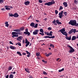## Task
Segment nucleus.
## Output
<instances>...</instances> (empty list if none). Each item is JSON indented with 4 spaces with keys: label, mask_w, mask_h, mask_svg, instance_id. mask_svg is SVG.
I'll use <instances>...</instances> for the list:
<instances>
[{
    "label": "nucleus",
    "mask_w": 78,
    "mask_h": 78,
    "mask_svg": "<svg viewBox=\"0 0 78 78\" xmlns=\"http://www.w3.org/2000/svg\"><path fill=\"white\" fill-rule=\"evenodd\" d=\"M69 23V25H71L76 26V21L75 20H70Z\"/></svg>",
    "instance_id": "f257e3e1"
},
{
    "label": "nucleus",
    "mask_w": 78,
    "mask_h": 78,
    "mask_svg": "<svg viewBox=\"0 0 78 78\" xmlns=\"http://www.w3.org/2000/svg\"><path fill=\"white\" fill-rule=\"evenodd\" d=\"M55 1L53 0H52L51 2H47L44 4L45 5H47V6H51V5H52L53 4H55Z\"/></svg>",
    "instance_id": "f03ea898"
},
{
    "label": "nucleus",
    "mask_w": 78,
    "mask_h": 78,
    "mask_svg": "<svg viewBox=\"0 0 78 78\" xmlns=\"http://www.w3.org/2000/svg\"><path fill=\"white\" fill-rule=\"evenodd\" d=\"M18 34L16 32H13L12 33V37L14 38V37H19V35H17Z\"/></svg>",
    "instance_id": "7ed1b4c3"
},
{
    "label": "nucleus",
    "mask_w": 78,
    "mask_h": 78,
    "mask_svg": "<svg viewBox=\"0 0 78 78\" xmlns=\"http://www.w3.org/2000/svg\"><path fill=\"white\" fill-rule=\"evenodd\" d=\"M68 47H69V48H70V49H69L70 50V51H69L70 53H73V52H74V51H75V50H74V49H73V47L70 46V45H68Z\"/></svg>",
    "instance_id": "20e7f679"
},
{
    "label": "nucleus",
    "mask_w": 78,
    "mask_h": 78,
    "mask_svg": "<svg viewBox=\"0 0 78 78\" xmlns=\"http://www.w3.org/2000/svg\"><path fill=\"white\" fill-rule=\"evenodd\" d=\"M28 29H26L25 31L26 32H24V34H25L26 35L28 34V36H29L30 35V33L28 31Z\"/></svg>",
    "instance_id": "39448f33"
},
{
    "label": "nucleus",
    "mask_w": 78,
    "mask_h": 78,
    "mask_svg": "<svg viewBox=\"0 0 78 78\" xmlns=\"http://www.w3.org/2000/svg\"><path fill=\"white\" fill-rule=\"evenodd\" d=\"M25 43L27 44L26 45V47H28L29 45V44H30V42L28 41V40H27V38H25Z\"/></svg>",
    "instance_id": "423d86ee"
},
{
    "label": "nucleus",
    "mask_w": 78,
    "mask_h": 78,
    "mask_svg": "<svg viewBox=\"0 0 78 78\" xmlns=\"http://www.w3.org/2000/svg\"><path fill=\"white\" fill-rule=\"evenodd\" d=\"M38 32H39V30H36L35 31L33 32V34L34 35H36V34H38Z\"/></svg>",
    "instance_id": "0eeeda50"
},
{
    "label": "nucleus",
    "mask_w": 78,
    "mask_h": 78,
    "mask_svg": "<svg viewBox=\"0 0 78 78\" xmlns=\"http://www.w3.org/2000/svg\"><path fill=\"white\" fill-rule=\"evenodd\" d=\"M58 15L59 16V17L60 18V19H61L62 18V15H63V11H62L61 12H59Z\"/></svg>",
    "instance_id": "6e6552de"
},
{
    "label": "nucleus",
    "mask_w": 78,
    "mask_h": 78,
    "mask_svg": "<svg viewBox=\"0 0 78 78\" xmlns=\"http://www.w3.org/2000/svg\"><path fill=\"white\" fill-rule=\"evenodd\" d=\"M43 37H44V38H51L52 39H53L55 38V36H52L51 37H50L48 36H45Z\"/></svg>",
    "instance_id": "1a4fd4ad"
},
{
    "label": "nucleus",
    "mask_w": 78,
    "mask_h": 78,
    "mask_svg": "<svg viewBox=\"0 0 78 78\" xmlns=\"http://www.w3.org/2000/svg\"><path fill=\"white\" fill-rule=\"evenodd\" d=\"M56 23L57 24H58V25H62V23L61 22H59V20H56Z\"/></svg>",
    "instance_id": "9d476101"
},
{
    "label": "nucleus",
    "mask_w": 78,
    "mask_h": 78,
    "mask_svg": "<svg viewBox=\"0 0 78 78\" xmlns=\"http://www.w3.org/2000/svg\"><path fill=\"white\" fill-rule=\"evenodd\" d=\"M23 39V37L22 36H20L18 37L17 38V40L18 41H20L21 40H22Z\"/></svg>",
    "instance_id": "9b49d317"
},
{
    "label": "nucleus",
    "mask_w": 78,
    "mask_h": 78,
    "mask_svg": "<svg viewBox=\"0 0 78 78\" xmlns=\"http://www.w3.org/2000/svg\"><path fill=\"white\" fill-rule=\"evenodd\" d=\"M26 51V53H27V55H27V57H30V55H31V53L29 52H28V51Z\"/></svg>",
    "instance_id": "f8f14e48"
},
{
    "label": "nucleus",
    "mask_w": 78,
    "mask_h": 78,
    "mask_svg": "<svg viewBox=\"0 0 78 78\" xmlns=\"http://www.w3.org/2000/svg\"><path fill=\"white\" fill-rule=\"evenodd\" d=\"M13 17H19V15H18V13H14L13 15Z\"/></svg>",
    "instance_id": "ddd939ff"
},
{
    "label": "nucleus",
    "mask_w": 78,
    "mask_h": 78,
    "mask_svg": "<svg viewBox=\"0 0 78 78\" xmlns=\"http://www.w3.org/2000/svg\"><path fill=\"white\" fill-rule=\"evenodd\" d=\"M30 2H29L28 1H27L26 2H24V4L25 5H26V6H27V5H28L29 4H30Z\"/></svg>",
    "instance_id": "4468645a"
},
{
    "label": "nucleus",
    "mask_w": 78,
    "mask_h": 78,
    "mask_svg": "<svg viewBox=\"0 0 78 78\" xmlns=\"http://www.w3.org/2000/svg\"><path fill=\"white\" fill-rule=\"evenodd\" d=\"M63 5H64V6L65 7H67L68 5H67V3L66 2H64L63 3Z\"/></svg>",
    "instance_id": "2eb2a0df"
},
{
    "label": "nucleus",
    "mask_w": 78,
    "mask_h": 78,
    "mask_svg": "<svg viewBox=\"0 0 78 78\" xmlns=\"http://www.w3.org/2000/svg\"><path fill=\"white\" fill-rule=\"evenodd\" d=\"M66 31V30H65V29L64 28L62 29L61 30H59V31H60L61 33H62L64 31Z\"/></svg>",
    "instance_id": "dca6fc26"
},
{
    "label": "nucleus",
    "mask_w": 78,
    "mask_h": 78,
    "mask_svg": "<svg viewBox=\"0 0 78 78\" xmlns=\"http://www.w3.org/2000/svg\"><path fill=\"white\" fill-rule=\"evenodd\" d=\"M76 39V36H73L72 38V41H74Z\"/></svg>",
    "instance_id": "f3484780"
},
{
    "label": "nucleus",
    "mask_w": 78,
    "mask_h": 78,
    "mask_svg": "<svg viewBox=\"0 0 78 78\" xmlns=\"http://www.w3.org/2000/svg\"><path fill=\"white\" fill-rule=\"evenodd\" d=\"M34 25H35V23H30V26H31V27H32L33 28V27H34Z\"/></svg>",
    "instance_id": "a211bd4d"
},
{
    "label": "nucleus",
    "mask_w": 78,
    "mask_h": 78,
    "mask_svg": "<svg viewBox=\"0 0 78 78\" xmlns=\"http://www.w3.org/2000/svg\"><path fill=\"white\" fill-rule=\"evenodd\" d=\"M56 20H54V21L52 22V23L54 24L55 25H57V24L56 23Z\"/></svg>",
    "instance_id": "6ab92c4d"
},
{
    "label": "nucleus",
    "mask_w": 78,
    "mask_h": 78,
    "mask_svg": "<svg viewBox=\"0 0 78 78\" xmlns=\"http://www.w3.org/2000/svg\"><path fill=\"white\" fill-rule=\"evenodd\" d=\"M66 38L67 39V40H69V41H70L71 40V36H69V37H66Z\"/></svg>",
    "instance_id": "aec40b11"
},
{
    "label": "nucleus",
    "mask_w": 78,
    "mask_h": 78,
    "mask_svg": "<svg viewBox=\"0 0 78 78\" xmlns=\"http://www.w3.org/2000/svg\"><path fill=\"white\" fill-rule=\"evenodd\" d=\"M62 34H63V35H65L66 37H67V34L66 32L65 31L62 33Z\"/></svg>",
    "instance_id": "412c9836"
},
{
    "label": "nucleus",
    "mask_w": 78,
    "mask_h": 78,
    "mask_svg": "<svg viewBox=\"0 0 78 78\" xmlns=\"http://www.w3.org/2000/svg\"><path fill=\"white\" fill-rule=\"evenodd\" d=\"M10 48L11 49H12V50H15V49H16V48L12 46H10Z\"/></svg>",
    "instance_id": "4be33fe9"
},
{
    "label": "nucleus",
    "mask_w": 78,
    "mask_h": 78,
    "mask_svg": "<svg viewBox=\"0 0 78 78\" xmlns=\"http://www.w3.org/2000/svg\"><path fill=\"white\" fill-rule=\"evenodd\" d=\"M5 24V27H9V24H8V22H6Z\"/></svg>",
    "instance_id": "5701e85b"
},
{
    "label": "nucleus",
    "mask_w": 78,
    "mask_h": 78,
    "mask_svg": "<svg viewBox=\"0 0 78 78\" xmlns=\"http://www.w3.org/2000/svg\"><path fill=\"white\" fill-rule=\"evenodd\" d=\"M12 69V67L11 66H9L8 68V69L9 70H11V69Z\"/></svg>",
    "instance_id": "b1692460"
},
{
    "label": "nucleus",
    "mask_w": 78,
    "mask_h": 78,
    "mask_svg": "<svg viewBox=\"0 0 78 78\" xmlns=\"http://www.w3.org/2000/svg\"><path fill=\"white\" fill-rule=\"evenodd\" d=\"M20 29H15L14 30L15 31H16V32H18L19 31V32H20Z\"/></svg>",
    "instance_id": "393cba45"
},
{
    "label": "nucleus",
    "mask_w": 78,
    "mask_h": 78,
    "mask_svg": "<svg viewBox=\"0 0 78 78\" xmlns=\"http://www.w3.org/2000/svg\"><path fill=\"white\" fill-rule=\"evenodd\" d=\"M72 33H73V31L72 29L68 33L69 34H72Z\"/></svg>",
    "instance_id": "a878e982"
},
{
    "label": "nucleus",
    "mask_w": 78,
    "mask_h": 78,
    "mask_svg": "<svg viewBox=\"0 0 78 78\" xmlns=\"http://www.w3.org/2000/svg\"><path fill=\"white\" fill-rule=\"evenodd\" d=\"M72 30H73V33L74 34L76 32H77V31L76 30V29H72Z\"/></svg>",
    "instance_id": "bb28decb"
},
{
    "label": "nucleus",
    "mask_w": 78,
    "mask_h": 78,
    "mask_svg": "<svg viewBox=\"0 0 78 78\" xmlns=\"http://www.w3.org/2000/svg\"><path fill=\"white\" fill-rule=\"evenodd\" d=\"M51 55V53L50 52L48 54L46 55V56H47V57H48V56H49L50 55Z\"/></svg>",
    "instance_id": "cd10ccee"
},
{
    "label": "nucleus",
    "mask_w": 78,
    "mask_h": 78,
    "mask_svg": "<svg viewBox=\"0 0 78 78\" xmlns=\"http://www.w3.org/2000/svg\"><path fill=\"white\" fill-rule=\"evenodd\" d=\"M24 29H25V28H24V27H22L20 28V31H23V30Z\"/></svg>",
    "instance_id": "c85d7f7f"
},
{
    "label": "nucleus",
    "mask_w": 78,
    "mask_h": 78,
    "mask_svg": "<svg viewBox=\"0 0 78 78\" xmlns=\"http://www.w3.org/2000/svg\"><path fill=\"white\" fill-rule=\"evenodd\" d=\"M64 68H62L61 69H60L58 70L59 72H62V71H64Z\"/></svg>",
    "instance_id": "c756f323"
},
{
    "label": "nucleus",
    "mask_w": 78,
    "mask_h": 78,
    "mask_svg": "<svg viewBox=\"0 0 78 78\" xmlns=\"http://www.w3.org/2000/svg\"><path fill=\"white\" fill-rule=\"evenodd\" d=\"M17 54H18V55H19L20 56H22V54H21V53L19 51H17Z\"/></svg>",
    "instance_id": "7c9ffc66"
},
{
    "label": "nucleus",
    "mask_w": 78,
    "mask_h": 78,
    "mask_svg": "<svg viewBox=\"0 0 78 78\" xmlns=\"http://www.w3.org/2000/svg\"><path fill=\"white\" fill-rule=\"evenodd\" d=\"M14 76L12 74H10L9 76V78H13Z\"/></svg>",
    "instance_id": "2f4dec72"
},
{
    "label": "nucleus",
    "mask_w": 78,
    "mask_h": 78,
    "mask_svg": "<svg viewBox=\"0 0 78 78\" xmlns=\"http://www.w3.org/2000/svg\"><path fill=\"white\" fill-rule=\"evenodd\" d=\"M40 31L41 33H44V30L42 29H40Z\"/></svg>",
    "instance_id": "473e14b6"
},
{
    "label": "nucleus",
    "mask_w": 78,
    "mask_h": 78,
    "mask_svg": "<svg viewBox=\"0 0 78 78\" xmlns=\"http://www.w3.org/2000/svg\"><path fill=\"white\" fill-rule=\"evenodd\" d=\"M25 71H26L27 72V73H30V72L29 71V70H28L27 69L25 68Z\"/></svg>",
    "instance_id": "72a5a7b5"
},
{
    "label": "nucleus",
    "mask_w": 78,
    "mask_h": 78,
    "mask_svg": "<svg viewBox=\"0 0 78 78\" xmlns=\"http://www.w3.org/2000/svg\"><path fill=\"white\" fill-rule=\"evenodd\" d=\"M63 14L65 16H67V13L66 12H63Z\"/></svg>",
    "instance_id": "f704fd0d"
},
{
    "label": "nucleus",
    "mask_w": 78,
    "mask_h": 78,
    "mask_svg": "<svg viewBox=\"0 0 78 78\" xmlns=\"http://www.w3.org/2000/svg\"><path fill=\"white\" fill-rule=\"evenodd\" d=\"M41 33H39V34H41L42 36H44V32H41Z\"/></svg>",
    "instance_id": "c9c22d12"
},
{
    "label": "nucleus",
    "mask_w": 78,
    "mask_h": 78,
    "mask_svg": "<svg viewBox=\"0 0 78 78\" xmlns=\"http://www.w3.org/2000/svg\"><path fill=\"white\" fill-rule=\"evenodd\" d=\"M5 9H6V10H10V9H10V8H9L8 7H5Z\"/></svg>",
    "instance_id": "e433bc0d"
},
{
    "label": "nucleus",
    "mask_w": 78,
    "mask_h": 78,
    "mask_svg": "<svg viewBox=\"0 0 78 78\" xmlns=\"http://www.w3.org/2000/svg\"><path fill=\"white\" fill-rule=\"evenodd\" d=\"M43 73L44 75H46L48 74L45 71H43Z\"/></svg>",
    "instance_id": "4c0bfd02"
},
{
    "label": "nucleus",
    "mask_w": 78,
    "mask_h": 78,
    "mask_svg": "<svg viewBox=\"0 0 78 78\" xmlns=\"http://www.w3.org/2000/svg\"><path fill=\"white\" fill-rule=\"evenodd\" d=\"M9 16H10V17H14V15H13V14H9Z\"/></svg>",
    "instance_id": "58836bf2"
},
{
    "label": "nucleus",
    "mask_w": 78,
    "mask_h": 78,
    "mask_svg": "<svg viewBox=\"0 0 78 78\" xmlns=\"http://www.w3.org/2000/svg\"><path fill=\"white\" fill-rule=\"evenodd\" d=\"M55 14H58V10H55Z\"/></svg>",
    "instance_id": "ea45409f"
},
{
    "label": "nucleus",
    "mask_w": 78,
    "mask_h": 78,
    "mask_svg": "<svg viewBox=\"0 0 78 78\" xmlns=\"http://www.w3.org/2000/svg\"><path fill=\"white\" fill-rule=\"evenodd\" d=\"M50 47H53V48H54L55 47V46H54V45L52 44H51L50 45Z\"/></svg>",
    "instance_id": "a19ab883"
},
{
    "label": "nucleus",
    "mask_w": 78,
    "mask_h": 78,
    "mask_svg": "<svg viewBox=\"0 0 78 78\" xmlns=\"http://www.w3.org/2000/svg\"><path fill=\"white\" fill-rule=\"evenodd\" d=\"M62 9H63V7H62V6H60V8H59V9L60 11V10H61Z\"/></svg>",
    "instance_id": "79ce46f5"
},
{
    "label": "nucleus",
    "mask_w": 78,
    "mask_h": 78,
    "mask_svg": "<svg viewBox=\"0 0 78 78\" xmlns=\"http://www.w3.org/2000/svg\"><path fill=\"white\" fill-rule=\"evenodd\" d=\"M53 33V32L51 31L49 33V34L51 36H52V33Z\"/></svg>",
    "instance_id": "37998d69"
},
{
    "label": "nucleus",
    "mask_w": 78,
    "mask_h": 78,
    "mask_svg": "<svg viewBox=\"0 0 78 78\" xmlns=\"http://www.w3.org/2000/svg\"><path fill=\"white\" fill-rule=\"evenodd\" d=\"M38 24H36L35 26L34 27V28H37V25Z\"/></svg>",
    "instance_id": "c03bdc74"
},
{
    "label": "nucleus",
    "mask_w": 78,
    "mask_h": 78,
    "mask_svg": "<svg viewBox=\"0 0 78 78\" xmlns=\"http://www.w3.org/2000/svg\"><path fill=\"white\" fill-rule=\"evenodd\" d=\"M36 56H40V54H39L37 53L36 54Z\"/></svg>",
    "instance_id": "a18cd8bd"
},
{
    "label": "nucleus",
    "mask_w": 78,
    "mask_h": 78,
    "mask_svg": "<svg viewBox=\"0 0 78 78\" xmlns=\"http://www.w3.org/2000/svg\"><path fill=\"white\" fill-rule=\"evenodd\" d=\"M48 30H51V27H49L48 28Z\"/></svg>",
    "instance_id": "49530a36"
},
{
    "label": "nucleus",
    "mask_w": 78,
    "mask_h": 78,
    "mask_svg": "<svg viewBox=\"0 0 78 78\" xmlns=\"http://www.w3.org/2000/svg\"><path fill=\"white\" fill-rule=\"evenodd\" d=\"M18 45L19 46H21V43H18Z\"/></svg>",
    "instance_id": "de8ad7c7"
},
{
    "label": "nucleus",
    "mask_w": 78,
    "mask_h": 78,
    "mask_svg": "<svg viewBox=\"0 0 78 78\" xmlns=\"http://www.w3.org/2000/svg\"><path fill=\"white\" fill-rule=\"evenodd\" d=\"M39 0V3H42V1H41V0Z\"/></svg>",
    "instance_id": "09e8293b"
},
{
    "label": "nucleus",
    "mask_w": 78,
    "mask_h": 78,
    "mask_svg": "<svg viewBox=\"0 0 78 78\" xmlns=\"http://www.w3.org/2000/svg\"><path fill=\"white\" fill-rule=\"evenodd\" d=\"M3 0H0V3H3Z\"/></svg>",
    "instance_id": "8fccbe9b"
},
{
    "label": "nucleus",
    "mask_w": 78,
    "mask_h": 78,
    "mask_svg": "<svg viewBox=\"0 0 78 78\" xmlns=\"http://www.w3.org/2000/svg\"><path fill=\"white\" fill-rule=\"evenodd\" d=\"M74 3H76H76H77V1H76V0H74Z\"/></svg>",
    "instance_id": "3c124183"
},
{
    "label": "nucleus",
    "mask_w": 78,
    "mask_h": 78,
    "mask_svg": "<svg viewBox=\"0 0 78 78\" xmlns=\"http://www.w3.org/2000/svg\"><path fill=\"white\" fill-rule=\"evenodd\" d=\"M9 43L10 44H12V45H13L14 44L13 43H12V41H10Z\"/></svg>",
    "instance_id": "603ef678"
},
{
    "label": "nucleus",
    "mask_w": 78,
    "mask_h": 78,
    "mask_svg": "<svg viewBox=\"0 0 78 78\" xmlns=\"http://www.w3.org/2000/svg\"><path fill=\"white\" fill-rule=\"evenodd\" d=\"M75 27H78V23H77L76 22V24Z\"/></svg>",
    "instance_id": "864d4df0"
},
{
    "label": "nucleus",
    "mask_w": 78,
    "mask_h": 78,
    "mask_svg": "<svg viewBox=\"0 0 78 78\" xmlns=\"http://www.w3.org/2000/svg\"><path fill=\"white\" fill-rule=\"evenodd\" d=\"M22 54L23 55H26V53H25L24 52H23L22 53Z\"/></svg>",
    "instance_id": "5fc2aeb1"
},
{
    "label": "nucleus",
    "mask_w": 78,
    "mask_h": 78,
    "mask_svg": "<svg viewBox=\"0 0 78 78\" xmlns=\"http://www.w3.org/2000/svg\"><path fill=\"white\" fill-rule=\"evenodd\" d=\"M47 36H50V34L48 33H47Z\"/></svg>",
    "instance_id": "6e6d98bb"
},
{
    "label": "nucleus",
    "mask_w": 78,
    "mask_h": 78,
    "mask_svg": "<svg viewBox=\"0 0 78 78\" xmlns=\"http://www.w3.org/2000/svg\"><path fill=\"white\" fill-rule=\"evenodd\" d=\"M9 76V75H7V76H6V78H8Z\"/></svg>",
    "instance_id": "4d7b16f0"
},
{
    "label": "nucleus",
    "mask_w": 78,
    "mask_h": 78,
    "mask_svg": "<svg viewBox=\"0 0 78 78\" xmlns=\"http://www.w3.org/2000/svg\"><path fill=\"white\" fill-rule=\"evenodd\" d=\"M17 35H18V34H20V33H22L21 32H18L17 33Z\"/></svg>",
    "instance_id": "13d9d810"
},
{
    "label": "nucleus",
    "mask_w": 78,
    "mask_h": 78,
    "mask_svg": "<svg viewBox=\"0 0 78 78\" xmlns=\"http://www.w3.org/2000/svg\"><path fill=\"white\" fill-rule=\"evenodd\" d=\"M12 73H13V74H16V72L14 71Z\"/></svg>",
    "instance_id": "bf43d9fd"
},
{
    "label": "nucleus",
    "mask_w": 78,
    "mask_h": 78,
    "mask_svg": "<svg viewBox=\"0 0 78 78\" xmlns=\"http://www.w3.org/2000/svg\"><path fill=\"white\" fill-rule=\"evenodd\" d=\"M35 21H36V22H39V21L38 20H36Z\"/></svg>",
    "instance_id": "052dcab7"
},
{
    "label": "nucleus",
    "mask_w": 78,
    "mask_h": 78,
    "mask_svg": "<svg viewBox=\"0 0 78 78\" xmlns=\"http://www.w3.org/2000/svg\"><path fill=\"white\" fill-rule=\"evenodd\" d=\"M23 44H24L25 43V41L24 40H23Z\"/></svg>",
    "instance_id": "680f3d73"
},
{
    "label": "nucleus",
    "mask_w": 78,
    "mask_h": 78,
    "mask_svg": "<svg viewBox=\"0 0 78 78\" xmlns=\"http://www.w3.org/2000/svg\"><path fill=\"white\" fill-rule=\"evenodd\" d=\"M44 33L45 34H47V32H44Z\"/></svg>",
    "instance_id": "e2e57ef3"
},
{
    "label": "nucleus",
    "mask_w": 78,
    "mask_h": 78,
    "mask_svg": "<svg viewBox=\"0 0 78 78\" xmlns=\"http://www.w3.org/2000/svg\"><path fill=\"white\" fill-rule=\"evenodd\" d=\"M4 8H3V9H1V10H2V11H3V10H4Z\"/></svg>",
    "instance_id": "0e129e2a"
},
{
    "label": "nucleus",
    "mask_w": 78,
    "mask_h": 78,
    "mask_svg": "<svg viewBox=\"0 0 78 78\" xmlns=\"http://www.w3.org/2000/svg\"><path fill=\"white\" fill-rule=\"evenodd\" d=\"M42 62H45V61H44V60H42Z\"/></svg>",
    "instance_id": "69168bd1"
},
{
    "label": "nucleus",
    "mask_w": 78,
    "mask_h": 78,
    "mask_svg": "<svg viewBox=\"0 0 78 78\" xmlns=\"http://www.w3.org/2000/svg\"><path fill=\"white\" fill-rule=\"evenodd\" d=\"M76 38H77V39H78V35H77V37H76Z\"/></svg>",
    "instance_id": "338daca9"
},
{
    "label": "nucleus",
    "mask_w": 78,
    "mask_h": 78,
    "mask_svg": "<svg viewBox=\"0 0 78 78\" xmlns=\"http://www.w3.org/2000/svg\"><path fill=\"white\" fill-rule=\"evenodd\" d=\"M44 63H45V64H46V63H47V61H44Z\"/></svg>",
    "instance_id": "774afa93"
}]
</instances>
